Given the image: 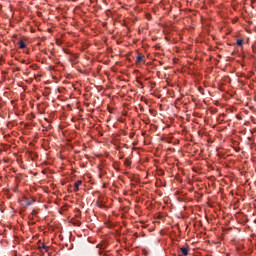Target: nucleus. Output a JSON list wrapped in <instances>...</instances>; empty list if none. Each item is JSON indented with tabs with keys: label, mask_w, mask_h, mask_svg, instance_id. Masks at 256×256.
Segmentation results:
<instances>
[{
	"label": "nucleus",
	"mask_w": 256,
	"mask_h": 256,
	"mask_svg": "<svg viewBox=\"0 0 256 256\" xmlns=\"http://www.w3.org/2000/svg\"><path fill=\"white\" fill-rule=\"evenodd\" d=\"M107 242H100L98 245H97V249H100L99 252H98V255L100 256H106L105 253H103L104 249H107Z\"/></svg>",
	"instance_id": "1"
},
{
	"label": "nucleus",
	"mask_w": 256,
	"mask_h": 256,
	"mask_svg": "<svg viewBox=\"0 0 256 256\" xmlns=\"http://www.w3.org/2000/svg\"><path fill=\"white\" fill-rule=\"evenodd\" d=\"M81 185H83V181L81 180L76 181L74 184V191L75 192L79 191V187H81Z\"/></svg>",
	"instance_id": "2"
},
{
	"label": "nucleus",
	"mask_w": 256,
	"mask_h": 256,
	"mask_svg": "<svg viewBox=\"0 0 256 256\" xmlns=\"http://www.w3.org/2000/svg\"><path fill=\"white\" fill-rule=\"evenodd\" d=\"M38 249H40V251H43V250L46 251V252L49 251V247L46 246L44 243H41V242H40V244L38 246Z\"/></svg>",
	"instance_id": "3"
},
{
	"label": "nucleus",
	"mask_w": 256,
	"mask_h": 256,
	"mask_svg": "<svg viewBox=\"0 0 256 256\" xmlns=\"http://www.w3.org/2000/svg\"><path fill=\"white\" fill-rule=\"evenodd\" d=\"M180 251L185 256L189 255V247H182V248H180Z\"/></svg>",
	"instance_id": "4"
},
{
	"label": "nucleus",
	"mask_w": 256,
	"mask_h": 256,
	"mask_svg": "<svg viewBox=\"0 0 256 256\" xmlns=\"http://www.w3.org/2000/svg\"><path fill=\"white\" fill-rule=\"evenodd\" d=\"M19 45V49H25V47H27V45L25 44V42L23 40H20L18 42Z\"/></svg>",
	"instance_id": "5"
},
{
	"label": "nucleus",
	"mask_w": 256,
	"mask_h": 256,
	"mask_svg": "<svg viewBox=\"0 0 256 256\" xmlns=\"http://www.w3.org/2000/svg\"><path fill=\"white\" fill-rule=\"evenodd\" d=\"M143 57H145V56L139 55V56L137 57L136 65H138V63H143Z\"/></svg>",
	"instance_id": "6"
},
{
	"label": "nucleus",
	"mask_w": 256,
	"mask_h": 256,
	"mask_svg": "<svg viewBox=\"0 0 256 256\" xmlns=\"http://www.w3.org/2000/svg\"><path fill=\"white\" fill-rule=\"evenodd\" d=\"M236 43H237V45L241 46V45H243V40L242 39H238Z\"/></svg>",
	"instance_id": "7"
},
{
	"label": "nucleus",
	"mask_w": 256,
	"mask_h": 256,
	"mask_svg": "<svg viewBox=\"0 0 256 256\" xmlns=\"http://www.w3.org/2000/svg\"><path fill=\"white\" fill-rule=\"evenodd\" d=\"M33 202H34V201H29V200H27V201H26V205L29 207V206L33 205Z\"/></svg>",
	"instance_id": "8"
},
{
	"label": "nucleus",
	"mask_w": 256,
	"mask_h": 256,
	"mask_svg": "<svg viewBox=\"0 0 256 256\" xmlns=\"http://www.w3.org/2000/svg\"><path fill=\"white\" fill-rule=\"evenodd\" d=\"M34 217L37 216V210H33L31 213Z\"/></svg>",
	"instance_id": "9"
},
{
	"label": "nucleus",
	"mask_w": 256,
	"mask_h": 256,
	"mask_svg": "<svg viewBox=\"0 0 256 256\" xmlns=\"http://www.w3.org/2000/svg\"><path fill=\"white\" fill-rule=\"evenodd\" d=\"M35 216L33 214L29 215V219L32 220Z\"/></svg>",
	"instance_id": "10"
},
{
	"label": "nucleus",
	"mask_w": 256,
	"mask_h": 256,
	"mask_svg": "<svg viewBox=\"0 0 256 256\" xmlns=\"http://www.w3.org/2000/svg\"><path fill=\"white\" fill-rule=\"evenodd\" d=\"M129 164H130L129 161L126 160V161H125V165H129Z\"/></svg>",
	"instance_id": "11"
},
{
	"label": "nucleus",
	"mask_w": 256,
	"mask_h": 256,
	"mask_svg": "<svg viewBox=\"0 0 256 256\" xmlns=\"http://www.w3.org/2000/svg\"><path fill=\"white\" fill-rule=\"evenodd\" d=\"M22 63H25V60H23Z\"/></svg>",
	"instance_id": "12"
}]
</instances>
